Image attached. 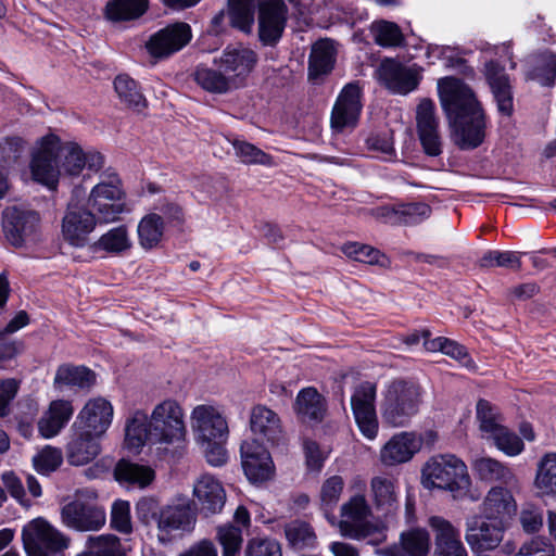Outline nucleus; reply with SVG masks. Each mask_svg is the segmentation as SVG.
<instances>
[{
    "label": "nucleus",
    "mask_w": 556,
    "mask_h": 556,
    "mask_svg": "<svg viewBox=\"0 0 556 556\" xmlns=\"http://www.w3.org/2000/svg\"><path fill=\"white\" fill-rule=\"evenodd\" d=\"M375 42L381 47H397L404 37L397 24L384 20L376 21L370 26Z\"/></svg>",
    "instance_id": "obj_50"
},
{
    "label": "nucleus",
    "mask_w": 556,
    "mask_h": 556,
    "mask_svg": "<svg viewBox=\"0 0 556 556\" xmlns=\"http://www.w3.org/2000/svg\"><path fill=\"white\" fill-rule=\"evenodd\" d=\"M94 489L77 490L74 500L63 506V523L77 531H98L106 521L105 509L98 504Z\"/></svg>",
    "instance_id": "obj_6"
},
{
    "label": "nucleus",
    "mask_w": 556,
    "mask_h": 556,
    "mask_svg": "<svg viewBox=\"0 0 556 556\" xmlns=\"http://www.w3.org/2000/svg\"><path fill=\"white\" fill-rule=\"evenodd\" d=\"M256 63L257 54L242 46L227 47L219 59H214V64L229 77L236 89L244 85Z\"/></svg>",
    "instance_id": "obj_16"
},
{
    "label": "nucleus",
    "mask_w": 556,
    "mask_h": 556,
    "mask_svg": "<svg viewBox=\"0 0 556 556\" xmlns=\"http://www.w3.org/2000/svg\"><path fill=\"white\" fill-rule=\"evenodd\" d=\"M195 522L197 513L192 501L187 496H177L159 513L157 539L162 543H167L174 532H190Z\"/></svg>",
    "instance_id": "obj_10"
},
{
    "label": "nucleus",
    "mask_w": 556,
    "mask_h": 556,
    "mask_svg": "<svg viewBox=\"0 0 556 556\" xmlns=\"http://www.w3.org/2000/svg\"><path fill=\"white\" fill-rule=\"evenodd\" d=\"M431 540L429 532L424 528H412L400 536V544L386 547L384 556H428Z\"/></svg>",
    "instance_id": "obj_30"
},
{
    "label": "nucleus",
    "mask_w": 556,
    "mask_h": 556,
    "mask_svg": "<svg viewBox=\"0 0 556 556\" xmlns=\"http://www.w3.org/2000/svg\"><path fill=\"white\" fill-rule=\"evenodd\" d=\"M470 478L466 464L452 454L430 458L422 468V485L426 489L460 491L467 489Z\"/></svg>",
    "instance_id": "obj_7"
},
{
    "label": "nucleus",
    "mask_w": 556,
    "mask_h": 556,
    "mask_svg": "<svg viewBox=\"0 0 556 556\" xmlns=\"http://www.w3.org/2000/svg\"><path fill=\"white\" fill-rule=\"evenodd\" d=\"M490 441H492L500 451L508 456H517L525 448L522 440L506 426L502 428V431H498Z\"/></svg>",
    "instance_id": "obj_60"
},
{
    "label": "nucleus",
    "mask_w": 556,
    "mask_h": 556,
    "mask_svg": "<svg viewBox=\"0 0 556 556\" xmlns=\"http://www.w3.org/2000/svg\"><path fill=\"white\" fill-rule=\"evenodd\" d=\"M516 513L517 503L511 492L502 486L491 488L480 507V516L483 519L505 526H509Z\"/></svg>",
    "instance_id": "obj_23"
},
{
    "label": "nucleus",
    "mask_w": 556,
    "mask_h": 556,
    "mask_svg": "<svg viewBox=\"0 0 556 556\" xmlns=\"http://www.w3.org/2000/svg\"><path fill=\"white\" fill-rule=\"evenodd\" d=\"M192 76L203 90L211 93L223 94L236 89L224 72L222 73L205 65L197 66Z\"/></svg>",
    "instance_id": "obj_41"
},
{
    "label": "nucleus",
    "mask_w": 556,
    "mask_h": 556,
    "mask_svg": "<svg viewBox=\"0 0 556 556\" xmlns=\"http://www.w3.org/2000/svg\"><path fill=\"white\" fill-rule=\"evenodd\" d=\"M226 441L227 440H216L210 443L198 442L204 450L205 458L210 465L218 467L227 462Z\"/></svg>",
    "instance_id": "obj_64"
},
{
    "label": "nucleus",
    "mask_w": 556,
    "mask_h": 556,
    "mask_svg": "<svg viewBox=\"0 0 556 556\" xmlns=\"http://www.w3.org/2000/svg\"><path fill=\"white\" fill-rule=\"evenodd\" d=\"M287 5L282 0H266L260 8V39L274 45L281 37L287 22Z\"/></svg>",
    "instance_id": "obj_26"
},
{
    "label": "nucleus",
    "mask_w": 556,
    "mask_h": 556,
    "mask_svg": "<svg viewBox=\"0 0 556 556\" xmlns=\"http://www.w3.org/2000/svg\"><path fill=\"white\" fill-rule=\"evenodd\" d=\"M216 540L222 546L223 556H237L242 545V530L231 523L216 528Z\"/></svg>",
    "instance_id": "obj_52"
},
{
    "label": "nucleus",
    "mask_w": 556,
    "mask_h": 556,
    "mask_svg": "<svg viewBox=\"0 0 556 556\" xmlns=\"http://www.w3.org/2000/svg\"><path fill=\"white\" fill-rule=\"evenodd\" d=\"M115 479L128 489H146L155 479V471L147 465L121 459L114 468Z\"/></svg>",
    "instance_id": "obj_34"
},
{
    "label": "nucleus",
    "mask_w": 556,
    "mask_h": 556,
    "mask_svg": "<svg viewBox=\"0 0 556 556\" xmlns=\"http://www.w3.org/2000/svg\"><path fill=\"white\" fill-rule=\"evenodd\" d=\"M376 391L375 383L365 381L356 387L351 399L356 424L363 435L369 440H374L377 437L379 429L375 407Z\"/></svg>",
    "instance_id": "obj_14"
},
{
    "label": "nucleus",
    "mask_w": 556,
    "mask_h": 556,
    "mask_svg": "<svg viewBox=\"0 0 556 556\" xmlns=\"http://www.w3.org/2000/svg\"><path fill=\"white\" fill-rule=\"evenodd\" d=\"M132 245L128 228L125 225L113 227L100 236L93 243L96 251H104L110 254H121Z\"/></svg>",
    "instance_id": "obj_43"
},
{
    "label": "nucleus",
    "mask_w": 556,
    "mask_h": 556,
    "mask_svg": "<svg viewBox=\"0 0 556 556\" xmlns=\"http://www.w3.org/2000/svg\"><path fill=\"white\" fill-rule=\"evenodd\" d=\"M525 556H556L555 546L543 536H535L520 546Z\"/></svg>",
    "instance_id": "obj_63"
},
{
    "label": "nucleus",
    "mask_w": 556,
    "mask_h": 556,
    "mask_svg": "<svg viewBox=\"0 0 556 556\" xmlns=\"http://www.w3.org/2000/svg\"><path fill=\"white\" fill-rule=\"evenodd\" d=\"M251 431L271 444H279L283 440V432L279 416L265 405H256L250 414Z\"/></svg>",
    "instance_id": "obj_29"
},
{
    "label": "nucleus",
    "mask_w": 556,
    "mask_h": 556,
    "mask_svg": "<svg viewBox=\"0 0 556 556\" xmlns=\"http://www.w3.org/2000/svg\"><path fill=\"white\" fill-rule=\"evenodd\" d=\"M523 254L514 251L490 250L479 260V265L486 268L498 266L518 270L521 267V256Z\"/></svg>",
    "instance_id": "obj_54"
},
{
    "label": "nucleus",
    "mask_w": 556,
    "mask_h": 556,
    "mask_svg": "<svg viewBox=\"0 0 556 556\" xmlns=\"http://www.w3.org/2000/svg\"><path fill=\"white\" fill-rule=\"evenodd\" d=\"M378 75L384 86L393 93L407 94L419 84L420 75L415 67L405 66L394 60L381 63Z\"/></svg>",
    "instance_id": "obj_24"
},
{
    "label": "nucleus",
    "mask_w": 556,
    "mask_h": 556,
    "mask_svg": "<svg viewBox=\"0 0 556 556\" xmlns=\"http://www.w3.org/2000/svg\"><path fill=\"white\" fill-rule=\"evenodd\" d=\"M344 489V480L341 476L334 475L327 478L319 492V508L330 525H337V517L333 514Z\"/></svg>",
    "instance_id": "obj_39"
},
{
    "label": "nucleus",
    "mask_w": 556,
    "mask_h": 556,
    "mask_svg": "<svg viewBox=\"0 0 556 556\" xmlns=\"http://www.w3.org/2000/svg\"><path fill=\"white\" fill-rule=\"evenodd\" d=\"M424 346L428 352H442L443 354L456 359L462 366L473 369L476 367L473 359L469 356L466 348L458 342L438 337L432 340H426Z\"/></svg>",
    "instance_id": "obj_45"
},
{
    "label": "nucleus",
    "mask_w": 556,
    "mask_h": 556,
    "mask_svg": "<svg viewBox=\"0 0 556 556\" xmlns=\"http://www.w3.org/2000/svg\"><path fill=\"white\" fill-rule=\"evenodd\" d=\"M192 494L200 511L205 516L219 514L226 503V491L222 482L210 473H203L195 479Z\"/></svg>",
    "instance_id": "obj_22"
},
{
    "label": "nucleus",
    "mask_w": 556,
    "mask_h": 556,
    "mask_svg": "<svg viewBox=\"0 0 556 556\" xmlns=\"http://www.w3.org/2000/svg\"><path fill=\"white\" fill-rule=\"evenodd\" d=\"M87 207L100 224L115 223L123 214L131 211L123 179L114 168L109 167L101 172L98 182L88 193Z\"/></svg>",
    "instance_id": "obj_4"
},
{
    "label": "nucleus",
    "mask_w": 556,
    "mask_h": 556,
    "mask_svg": "<svg viewBox=\"0 0 556 556\" xmlns=\"http://www.w3.org/2000/svg\"><path fill=\"white\" fill-rule=\"evenodd\" d=\"M416 122L419 139L425 152L431 156H438L441 152V140L439 136V122L435 116L433 101L424 99L416 110Z\"/></svg>",
    "instance_id": "obj_25"
},
{
    "label": "nucleus",
    "mask_w": 556,
    "mask_h": 556,
    "mask_svg": "<svg viewBox=\"0 0 556 556\" xmlns=\"http://www.w3.org/2000/svg\"><path fill=\"white\" fill-rule=\"evenodd\" d=\"M473 469L485 481H501L511 484L515 476L510 468L491 457H480L473 462Z\"/></svg>",
    "instance_id": "obj_48"
},
{
    "label": "nucleus",
    "mask_w": 556,
    "mask_h": 556,
    "mask_svg": "<svg viewBox=\"0 0 556 556\" xmlns=\"http://www.w3.org/2000/svg\"><path fill=\"white\" fill-rule=\"evenodd\" d=\"M98 224L99 219L87 206L70 203L61 220L62 239L71 247L84 248Z\"/></svg>",
    "instance_id": "obj_13"
},
{
    "label": "nucleus",
    "mask_w": 556,
    "mask_h": 556,
    "mask_svg": "<svg viewBox=\"0 0 556 556\" xmlns=\"http://www.w3.org/2000/svg\"><path fill=\"white\" fill-rule=\"evenodd\" d=\"M72 439L66 445V458L73 466H84L92 462L101 452L100 440L73 425Z\"/></svg>",
    "instance_id": "obj_28"
},
{
    "label": "nucleus",
    "mask_w": 556,
    "mask_h": 556,
    "mask_svg": "<svg viewBox=\"0 0 556 556\" xmlns=\"http://www.w3.org/2000/svg\"><path fill=\"white\" fill-rule=\"evenodd\" d=\"M191 37L188 24L175 23L151 35L146 42V49L154 59L168 58L187 46Z\"/></svg>",
    "instance_id": "obj_17"
},
{
    "label": "nucleus",
    "mask_w": 556,
    "mask_h": 556,
    "mask_svg": "<svg viewBox=\"0 0 556 556\" xmlns=\"http://www.w3.org/2000/svg\"><path fill=\"white\" fill-rule=\"evenodd\" d=\"M253 0H229L228 15L232 26L249 31L254 21Z\"/></svg>",
    "instance_id": "obj_51"
},
{
    "label": "nucleus",
    "mask_w": 556,
    "mask_h": 556,
    "mask_svg": "<svg viewBox=\"0 0 556 556\" xmlns=\"http://www.w3.org/2000/svg\"><path fill=\"white\" fill-rule=\"evenodd\" d=\"M370 515L371 509L365 496L357 494L341 506V519H337L334 526L339 528L341 535L362 540L369 536L375 530V526L369 520Z\"/></svg>",
    "instance_id": "obj_12"
},
{
    "label": "nucleus",
    "mask_w": 556,
    "mask_h": 556,
    "mask_svg": "<svg viewBox=\"0 0 556 556\" xmlns=\"http://www.w3.org/2000/svg\"><path fill=\"white\" fill-rule=\"evenodd\" d=\"M285 535L290 547L301 551L314 548L317 536L312 526L302 520H293L285 526Z\"/></svg>",
    "instance_id": "obj_46"
},
{
    "label": "nucleus",
    "mask_w": 556,
    "mask_h": 556,
    "mask_svg": "<svg viewBox=\"0 0 556 556\" xmlns=\"http://www.w3.org/2000/svg\"><path fill=\"white\" fill-rule=\"evenodd\" d=\"M326 409V400L315 388H304L298 393L294 410L303 421L320 422Z\"/></svg>",
    "instance_id": "obj_35"
},
{
    "label": "nucleus",
    "mask_w": 556,
    "mask_h": 556,
    "mask_svg": "<svg viewBox=\"0 0 556 556\" xmlns=\"http://www.w3.org/2000/svg\"><path fill=\"white\" fill-rule=\"evenodd\" d=\"M245 556H282L281 544L273 538L256 536L247 542Z\"/></svg>",
    "instance_id": "obj_58"
},
{
    "label": "nucleus",
    "mask_w": 556,
    "mask_h": 556,
    "mask_svg": "<svg viewBox=\"0 0 556 556\" xmlns=\"http://www.w3.org/2000/svg\"><path fill=\"white\" fill-rule=\"evenodd\" d=\"M342 252L346 256L357 262H363L367 264L384 265V262L387 260L386 256L379 250L358 242L345 243L342 247Z\"/></svg>",
    "instance_id": "obj_57"
},
{
    "label": "nucleus",
    "mask_w": 556,
    "mask_h": 556,
    "mask_svg": "<svg viewBox=\"0 0 556 556\" xmlns=\"http://www.w3.org/2000/svg\"><path fill=\"white\" fill-rule=\"evenodd\" d=\"M431 215V207L424 202L399 204V225H416Z\"/></svg>",
    "instance_id": "obj_59"
},
{
    "label": "nucleus",
    "mask_w": 556,
    "mask_h": 556,
    "mask_svg": "<svg viewBox=\"0 0 556 556\" xmlns=\"http://www.w3.org/2000/svg\"><path fill=\"white\" fill-rule=\"evenodd\" d=\"M241 463L248 480L264 483L275 477L276 468L269 452L255 440L244 441L240 447Z\"/></svg>",
    "instance_id": "obj_15"
},
{
    "label": "nucleus",
    "mask_w": 556,
    "mask_h": 556,
    "mask_svg": "<svg viewBox=\"0 0 556 556\" xmlns=\"http://www.w3.org/2000/svg\"><path fill=\"white\" fill-rule=\"evenodd\" d=\"M519 520L525 532H539L543 527L542 510L534 504L527 503L520 510Z\"/></svg>",
    "instance_id": "obj_62"
},
{
    "label": "nucleus",
    "mask_w": 556,
    "mask_h": 556,
    "mask_svg": "<svg viewBox=\"0 0 556 556\" xmlns=\"http://www.w3.org/2000/svg\"><path fill=\"white\" fill-rule=\"evenodd\" d=\"M336 48L330 39L318 40L312 48L309 55V77L318 78L328 74L334 64Z\"/></svg>",
    "instance_id": "obj_40"
},
{
    "label": "nucleus",
    "mask_w": 556,
    "mask_h": 556,
    "mask_svg": "<svg viewBox=\"0 0 556 556\" xmlns=\"http://www.w3.org/2000/svg\"><path fill=\"white\" fill-rule=\"evenodd\" d=\"M2 228L14 247L35 243L40 237V216L36 211L8 207L2 213Z\"/></svg>",
    "instance_id": "obj_11"
},
{
    "label": "nucleus",
    "mask_w": 556,
    "mask_h": 556,
    "mask_svg": "<svg viewBox=\"0 0 556 556\" xmlns=\"http://www.w3.org/2000/svg\"><path fill=\"white\" fill-rule=\"evenodd\" d=\"M114 408L112 403L102 397L90 399L78 413L74 426L98 438H102L113 421Z\"/></svg>",
    "instance_id": "obj_19"
},
{
    "label": "nucleus",
    "mask_w": 556,
    "mask_h": 556,
    "mask_svg": "<svg viewBox=\"0 0 556 556\" xmlns=\"http://www.w3.org/2000/svg\"><path fill=\"white\" fill-rule=\"evenodd\" d=\"M531 78L542 86L552 87L556 80V54L549 51L542 53L531 72Z\"/></svg>",
    "instance_id": "obj_55"
},
{
    "label": "nucleus",
    "mask_w": 556,
    "mask_h": 556,
    "mask_svg": "<svg viewBox=\"0 0 556 556\" xmlns=\"http://www.w3.org/2000/svg\"><path fill=\"white\" fill-rule=\"evenodd\" d=\"M230 143L235 150L236 156L244 164H260L265 166H271L274 164L273 156L248 141L233 139Z\"/></svg>",
    "instance_id": "obj_53"
},
{
    "label": "nucleus",
    "mask_w": 556,
    "mask_h": 556,
    "mask_svg": "<svg viewBox=\"0 0 556 556\" xmlns=\"http://www.w3.org/2000/svg\"><path fill=\"white\" fill-rule=\"evenodd\" d=\"M441 105L454 130L460 149H475L485 137V116L472 90L460 79L444 77L438 81Z\"/></svg>",
    "instance_id": "obj_3"
},
{
    "label": "nucleus",
    "mask_w": 556,
    "mask_h": 556,
    "mask_svg": "<svg viewBox=\"0 0 556 556\" xmlns=\"http://www.w3.org/2000/svg\"><path fill=\"white\" fill-rule=\"evenodd\" d=\"M74 414V407L68 400H55L38 421L39 433L45 439H51L68 424Z\"/></svg>",
    "instance_id": "obj_33"
},
{
    "label": "nucleus",
    "mask_w": 556,
    "mask_h": 556,
    "mask_svg": "<svg viewBox=\"0 0 556 556\" xmlns=\"http://www.w3.org/2000/svg\"><path fill=\"white\" fill-rule=\"evenodd\" d=\"M111 527L124 534L132 531L130 504L127 501H115L111 510Z\"/></svg>",
    "instance_id": "obj_61"
},
{
    "label": "nucleus",
    "mask_w": 556,
    "mask_h": 556,
    "mask_svg": "<svg viewBox=\"0 0 556 556\" xmlns=\"http://www.w3.org/2000/svg\"><path fill=\"white\" fill-rule=\"evenodd\" d=\"M485 77L496 101L498 112L509 116L514 104L509 79L504 68L496 62L491 61L485 65Z\"/></svg>",
    "instance_id": "obj_31"
},
{
    "label": "nucleus",
    "mask_w": 556,
    "mask_h": 556,
    "mask_svg": "<svg viewBox=\"0 0 556 556\" xmlns=\"http://www.w3.org/2000/svg\"><path fill=\"white\" fill-rule=\"evenodd\" d=\"M149 4V0H109L104 16L113 23L132 22L146 14Z\"/></svg>",
    "instance_id": "obj_37"
},
{
    "label": "nucleus",
    "mask_w": 556,
    "mask_h": 556,
    "mask_svg": "<svg viewBox=\"0 0 556 556\" xmlns=\"http://www.w3.org/2000/svg\"><path fill=\"white\" fill-rule=\"evenodd\" d=\"M63 463L62 451L50 445L45 446L33 457L35 470L43 476L55 471Z\"/></svg>",
    "instance_id": "obj_56"
},
{
    "label": "nucleus",
    "mask_w": 556,
    "mask_h": 556,
    "mask_svg": "<svg viewBox=\"0 0 556 556\" xmlns=\"http://www.w3.org/2000/svg\"><path fill=\"white\" fill-rule=\"evenodd\" d=\"M27 556H64L70 539L43 518H35L22 530Z\"/></svg>",
    "instance_id": "obj_8"
},
{
    "label": "nucleus",
    "mask_w": 556,
    "mask_h": 556,
    "mask_svg": "<svg viewBox=\"0 0 556 556\" xmlns=\"http://www.w3.org/2000/svg\"><path fill=\"white\" fill-rule=\"evenodd\" d=\"M29 168L35 181L55 189L62 174L78 177L85 167L91 172L103 168L105 159L94 149L84 150L75 141L63 142L56 135L39 138L31 150Z\"/></svg>",
    "instance_id": "obj_1"
},
{
    "label": "nucleus",
    "mask_w": 556,
    "mask_h": 556,
    "mask_svg": "<svg viewBox=\"0 0 556 556\" xmlns=\"http://www.w3.org/2000/svg\"><path fill=\"white\" fill-rule=\"evenodd\" d=\"M400 486L393 477L381 475L370 481V494L377 510L391 514L399 507Z\"/></svg>",
    "instance_id": "obj_32"
},
{
    "label": "nucleus",
    "mask_w": 556,
    "mask_h": 556,
    "mask_svg": "<svg viewBox=\"0 0 556 556\" xmlns=\"http://www.w3.org/2000/svg\"><path fill=\"white\" fill-rule=\"evenodd\" d=\"M114 89L119 100L127 106L141 112L147 106V100L137 81L127 74H119L114 79Z\"/></svg>",
    "instance_id": "obj_44"
},
{
    "label": "nucleus",
    "mask_w": 556,
    "mask_h": 556,
    "mask_svg": "<svg viewBox=\"0 0 556 556\" xmlns=\"http://www.w3.org/2000/svg\"><path fill=\"white\" fill-rule=\"evenodd\" d=\"M381 418L390 427H405L416 416L422 404L421 387L408 380H394L382 393Z\"/></svg>",
    "instance_id": "obj_5"
},
{
    "label": "nucleus",
    "mask_w": 556,
    "mask_h": 556,
    "mask_svg": "<svg viewBox=\"0 0 556 556\" xmlns=\"http://www.w3.org/2000/svg\"><path fill=\"white\" fill-rule=\"evenodd\" d=\"M477 420L479 422V430L485 440H491L502 428L503 417L497 407L493 406L486 400H479L476 406Z\"/></svg>",
    "instance_id": "obj_42"
},
{
    "label": "nucleus",
    "mask_w": 556,
    "mask_h": 556,
    "mask_svg": "<svg viewBox=\"0 0 556 556\" xmlns=\"http://www.w3.org/2000/svg\"><path fill=\"white\" fill-rule=\"evenodd\" d=\"M190 426L197 442L210 443L227 440L228 422L222 406L216 404H199L190 413Z\"/></svg>",
    "instance_id": "obj_9"
},
{
    "label": "nucleus",
    "mask_w": 556,
    "mask_h": 556,
    "mask_svg": "<svg viewBox=\"0 0 556 556\" xmlns=\"http://www.w3.org/2000/svg\"><path fill=\"white\" fill-rule=\"evenodd\" d=\"M362 111L361 88L356 83L348 84L340 92L331 113V126L341 131L357 124Z\"/></svg>",
    "instance_id": "obj_20"
},
{
    "label": "nucleus",
    "mask_w": 556,
    "mask_h": 556,
    "mask_svg": "<svg viewBox=\"0 0 556 556\" xmlns=\"http://www.w3.org/2000/svg\"><path fill=\"white\" fill-rule=\"evenodd\" d=\"M508 526L475 516L467 521L465 539L472 551H490L500 545Z\"/></svg>",
    "instance_id": "obj_21"
},
{
    "label": "nucleus",
    "mask_w": 556,
    "mask_h": 556,
    "mask_svg": "<svg viewBox=\"0 0 556 556\" xmlns=\"http://www.w3.org/2000/svg\"><path fill=\"white\" fill-rule=\"evenodd\" d=\"M424 444L422 437L415 431L393 434L381 447L379 458L386 467L408 463Z\"/></svg>",
    "instance_id": "obj_18"
},
{
    "label": "nucleus",
    "mask_w": 556,
    "mask_h": 556,
    "mask_svg": "<svg viewBox=\"0 0 556 556\" xmlns=\"http://www.w3.org/2000/svg\"><path fill=\"white\" fill-rule=\"evenodd\" d=\"M76 556H126L123 546L113 534L89 536L85 549Z\"/></svg>",
    "instance_id": "obj_47"
},
{
    "label": "nucleus",
    "mask_w": 556,
    "mask_h": 556,
    "mask_svg": "<svg viewBox=\"0 0 556 556\" xmlns=\"http://www.w3.org/2000/svg\"><path fill=\"white\" fill-rule=\"evenodd\" d=\"M54 387H76L89 389L96 383V374L85 366L64 364L58 367L54 377Z\"/></svg>",
    "instance_id": "obj_38"
},
{
    "label": "nucleus",
    "mask_w": 556,
    "mask_h": 556,
    "mask_svg": "<svg viewBox=\"0 0 556 556\" xmlns=\"http://www.w3.org/2000/svg\"><path fill=\"white\" fill-rule=\"evenodd\" d=\"M185 409L175 399L156 403L150 415L135 410L126 421L125 445L131 452H139L147 443L178 445L186 441L187 426Z\"/></svg>",
    "instance_id": "obj_2"
},
{
    "label": "nucleus",
    "mask_w": 556,
    "mask_h": 556,
    "mask_svg": "<svg viewBox=\"0 0 556 556\" xmlns=\"http://www.w3.org/2000/svg\"><path fill=\"white\" fill-rule=\"evenodd\" d=\"M534 485L542 495H556V453H547L541 458Z\"/></svg>",
    "instance_id": "obj_49"
},
{
    "label": "nucleus",
    "mask_w": 556,
    "mask_h": 556,
    "mask_svg": "<svg viewBox=\"0 0 556 556\" xmlns=\"http://www.w3.org/2000/svg\"><path fill=\"white\" fill-rule=\"evenodd\" d=\"M428 525L434 533L433 556H468L462 543L460 532L448 520L431 516Z\"/></svg>",
    "instance_id": "obj_27"
},
{
    "label": "nucleus",
    "mask_w": 556,
    "mask_h": 556,
    "mask_svg": "<svg viewBox=\"0 0 556 556\" xmlns=\"http://www.w3.org/2000/svg\"><path fill=\"white\" fill-rule=\"evenodd\" d=\"M166 224L156 212H150L141 217L137 226L139 245L150 251L160 245L165 233Z\"/></svg>",
    "instance_id": "obj_36"
}]
</instances>
